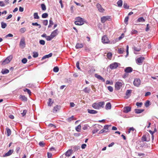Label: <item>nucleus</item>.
Here are the masks:
<instances>
[{
	"label": "nucleus",
	"instance_id": "16",
	"mask_svg": "<svg viewBox=\"0 0 158 158\" xmlns=\"http://www.w3.org/2000/svg\"><path fill=\"white\" fill-rule=\"evenodd\" d=\"M95 77L97 78L98 79L102 80L103 82L105 81V79L100 75H99L97 74H95Z\"/></svg>",
	"mask_w": 158,
	"mask_h": 158
},
{
	"label": "nucleus",
	"instance_id": "46",
	"mask_svg": "<svg viewBox=\"0 0 158 158\" xmlns=\"http://www.w3.org/2000/svg\"><path fill=\"white\" fill-rule=\"evenodd\" d=\"M24 92H27L29 95H30L31 94V91L28 89H26L24 90Z\"/></svg>",
	"mask_w": 158,
	"mask_h": 158
},
{
	"label": "nucleus",
	"instance_id": "41",
	"mask_svg": "<svg viewBox=\"0 0 158 158\" xmlns=\"http://www.w3.org/2000/svg\"><path fill=\"white\" fill-rule=\"evenodd\" d=\"M53 38L51 35L50 36H47L46 37V39L48 41L51 40Z\"/></svg>",
	"mask_w": 158,
	"mask_h": 158
},
{
	"label": "nucleus",
	"instance_id": "52",
	"mask_svg": "<svg viewBox=\"0 0 158 158\" xmlns=\"http://www.w3.org/2000/svg\"><path fill=\"white\" fill-rule=\"evenodd\" d=\"M27 62V60L26 58H24L22 60V62L23 64H26Z\"/></svg>",
	"mask_w": 158,
	"mask_h": 158
},
{
	"label": "nucleus",
	"instance_id": "15",
	"mask_svg": "<svg viewBox=\"0 0 158 158\" xmlns=\"http://www.w3.org/2000/svg\"><path fill=\"white\" fill-rule=\"evenodd\" d=\"M13 152V150H9L8 152L6 153L3 155V157H6L10 156L12 153Z\"/></svg>",
	"mask_w": 158,
	"mask_h": 158
},
{
	"label": "nucleus",
	"instance_id": "18",
	"mask_svg": "<svg viewBox=\"0 0 158 158\" xmlns=\"http://www.w3.org/2000/svg\"><path fill=\"white\" fill-rule=\"evenodd\" d=\"M52 54L51 53H49L48 55H46L44 56L42 58V60H43L46 58H49L50 57H51L52 56Z\"/></svg>",
	"mask_w": 158,
	"mask_h": 158
},
{
	"label": "nucleus",
	"instance_id": "45",
	"mask_svg": "<svg viewBox=\"0 0 158 158\" xmlns=\"http://www.w3.org/2000/svg\"><path fill=\"white\" fill-rule=\"evenodd\" d=\"M33 56L34 58L37 57L38 56V53L37 52H33Z\"/></svg>",
	"mask_w": 158,
	"mask_h": 158
},
{
	"label": "nucleus",
	"instance_id": "21",
	"mask_svg": "<svg viewBox=\"0 0 158 158\" xmlns=\"http://www.w3.org/2000/svg\"><path fill=\"white\" fill-rule=\"evenodd\" d=\"M88 112L91 114H95L98 113V111L96 110H88Z\"/></svg>",
	"mask_w": 158,
	"mask_h": 158
},
{
	"label": "nucleus",
	"instance_id": "17",
	"mask_svg": "<svg viewBox=\"0 0 158 158\" xmlns=\"http://www.w3.org/2000/svg\"><path fill=\"white\" fill-rule=\"evenodd\" d=\"M72 150H68L65 153V155L67 157L69 156L72 154Z\"/></svg>",
	"mask_w": 158,
	"mask_h": 158
},
{
	"label": "nucleus",
	"instance_id": "9",
	"mask_svg": "<svg viewBox=\"0 0 158 158\" xmlns=\"http://www.w3.org/2000/svg\"><path fill=\"white\" fill-rule=\"evenodd\" d=\"M144 60V58L143 57H140L137 59L136 60V63L138 64H142Z\"/></svg>",
	"mask_w": 158,
	"mask_h": 158
},
{
	"label": "nucleus",
	"instance_id": "10",
	"mask_svg": "<svg viewBox=\"0 0 158 158\" xmlns=\"http://www.w3.org/2000/svg\"><path fill=\"white\" fill-rule=\"evenodd\" d=\"M96 7L98 11L100 12H103L105 11V10L102 8L101 5L99 3H97V4Z\"/></svg>",
	"mask_w": 158,
	"mask_h": 158
},
{
	"label": "nucleus",
	"instance_id": "26",
	"mask_svg": "<svg viewBox=\"0 0 158 158\" xmlns=\"http://www.w3.org/2000/svg\"><path fill=\"white\" fill-rule=\"evenodd\" d=\"M6 131L7 134V136H10L11 134V130L8 127H6Z\"/></svg>",
	"mask_w": 158,
	"mask_h": 158
},
{
	"label": "nucleus",
	"instance_id": "31",
	"mask_svg": "<svg viewBox=\"0 0 158 158\" xmlns=\"http://www.w3.org/2000/svg\"><path fill=\"white\" fill-rule=\"evenodd\" d=\"M117 3L118 6L121 7L122 5L123 1L122 0H119Z\"/></svg>",
	"mask_w": 158,
	"mask_h": 158
},
{
	"label": "nucleus",
	"instance_id": "13",
	"mask_svg": "<svg viewBox=\"0 0 158 158\" xmlns=\"http://www.w3.org/2000/svg\"><path fill=\"white\" fill-rule=\"evenodd\" d=\"M132 90L131 89H128L126 92V96H125V98H127L131 96V93Z\"/></svg>",
	"mask_w": 158,
	"mask_h": 158
},
{
	"label": "nucleus",
	"instance_id": "49",
	"mask_svg": "<svg viewBox=\"0 0 158 158\" xmlns=\"http://www.w3.org/2000/svg\"><path fill=\"white\" fill-rule=\"evenodd\" d=\"M108 90L110 92H112L113 91V88L111 86H109L107 87Z\"/></svg>",
	"mask_w": 158,
	"mask_h": 158
},
{
	"label": "nucleus",
	"instance_id": "44",
	"mask_svg": "<svg viewBox=\"0 0 158 158\" xmlns=\"http://www.w3.org/2000/svg\"><path fill=\"white\" fill-rule=\"evenodd\" d=\"M123 6L124 8L127 9H129V7L127 3L125 2L124 3Z\"/></svg>",
	"mask_w": 158,
	"mask_h": 158
},
{
	"label": "nucleus",
	"instance_id": "32",
	"mask_svg": "<svg viewBox=\"0 0 158 158\" xmlns=\"http://www.w3.org/2000/svg\"><path fill=\"white\" fill-rule=\"evenodd\" d=\"M9 60L7 59H6L5 60H4L2 62V64L5 65L6 64H8L10 62V60Z\"/></svg>",
	"mask_w": 158,
	"mask_h": 158
},
{
	"label": "nucleus",
	"instance_id": "60",
	"mask_svg": "<svg viewBox=\"0 0 158 158\" xmlns=\"http://www.w3.org/2000/svg\"><path fill=\"white\" fill-rule=\"evenodd\" d=\"M27 112V110H24L22 113H21L23 116H25Z\"/></svg>",
	"mask_w": 158,
	"mask_h": 158
},
{
	"label": "nucleus",
	"instance_id": "36",
	"mask_svg": "<svg viewBox=\"0 0 158 158\" xmlns=\"http://www.w3.org/2000/svg\"><path fill=\"white\" fill-rule=\"evenodd\" d=\"M145 19L143 17H140L139 18L137 19V21L139 22H143L145 21Z\"/></svg>",
	"mask_w": 158,
	"mask_h": 158
},
{
	"label": "nucleus",
	"instance_id": "34",
	"mask_svg": "<svg viewBox=\"0 0 158 158\" xmlns=\"http://www.w3.org/2000/svg\"><path fill=\"white\" fill-rule=\"evenodd\" d=\"M124 51L123 48H118V52L119 54H123Z\"/></svg>",
	"mask_w": 158,
	"mask_h": 158
},
{
	"label": "nucleus",
	"instance_id": "37",
	"mask_svg": "<svg viewBox=\"0 0 158 158\" xmlns=\"http://www.w3.org/2000/svg\"><path fill=\"white\" fill-rule=\"evenodd\" d=\"M81 128V126L80 125H78L76 127V130L78 132L80 131Z\"/></svg>",
	"mask_w": 158,
	"mask_h": 158
},
{
	"label": "nucleus",
	"instance_id": "11",
	"mask_svg": "<svg viewBox=\"0 0 158 158\" xmlns=\"http://www.w3.org/2000/svg\"><path fill=\"white\" fill-rule=\"evenodd\" d=\"M131 108L130 106L125 107L123 108V112L126 113H128L131 110Z\"/></svg>",
	"mask_w": 158,
	"mask_h": 158
},
{
	"label": "nucleus",
	"instance_id": "29",
	"mask_svg": "<svg viewBox=\"0 0 158 158\" xmlns=\"http://www.w3.org/2000/svg\"><path fill=\"white\" fill-rule=\"evenodd\" d=\"M9 71L7 69H2L1 73L3 74H6L9 73Z\"/></svg>",
	"mask_w": 158,
	"mask_h": 158
},
{
	"label": "nucleus",
	"instance_id": "64",
	"mask_svg": "<svg viewBox=\"0 0 158 158\" xmlns=\"http://www.w3.org/2000/svg\"><path fill=\"white\" fill-rule=\"evenodd\" d=\"M48 158H51L52 157V154L51 153L48 152L47 153Z\"/></svg>",
	"mask_w": 158,
	"mask_h": 158
},
{
	"label": "nucleus",
	"instance_id": "19",
	"mask_svg": "<svg viewBox=\"0 0 158 158\" xmlns=\"http://www.w3.org/2000/svg\"><path fill=\"white\" fill-rule=\"evenodd\" d=\"M111 105L110 102L107 103L105 106L106 109L107 110H110L111 109Z\"/></svg>",
	"mask_w": 158,
	"mask_h": 158
},
{
	"label": "nucleus",
	"instance_id": "53",
	"mask_svg": "<svg viewBox=\"0 0 158 158\" xmlns=\"http://www.w3.org/2000/svg\"><path fill=\"white\" fill-rule=\"evenodd\" d=\"M43 23L44 25L46 26L48 24V21L47 20H44L43 21Z\"/></svg>",
	"mask_w": 158,
	"mask_h": 158
},
{
	"label": "nucleus",
	"instance_id": "5",
	"mask_svg": "<svg viewBox=\"0 0 158 158\" xmlns=\"http://www.w3.org/2000/svg\"><path fill=\"white\" fill-rule=\"evenodd\" d=\"M110 16H104L101 18V22L102 23H104L106 21L110 20Z\"/></svg>",
	"mask_w": 158,
	"mask_h": 158
},
{
	"label": "nucleus",
	"instance_id": "2",
	"mask_svg": "<svg viewBox=\"0 0 158 158\" xmlns=\"http://www.w3.org/2000/svg\"><path fill=\"white\" fill-rule=\"evenodd\" d=\"M105 103L104 102H101L98 103H94L92 104V107L96 109H98L101 107H103Z\"/></svg>",
	"mask_w": 158,
	"mask_h": 158
},
{
	"label": "nucleus",
	"instance_id": "24",
	"mask_svg": "<svg viewBox=\"0 0 158 158\" xmlns=\"http://www.w3.org/2000/svg\"><path fill=\"white\" fill-rule=\"evenodd\" d=\"M19 98L22 100L27 101V98L25 96L22 95H20L19 96Z\"/></svg>",
	"mask_w": 158,
	"mask_h": 158
},
{
	"label": "nucleus",
	"instance_id": "57",
	"mask_svg": "<svg viewBox=\"0 0 158 158\" xmlns=\"http://www.w3.org/2000/svg\"><path fill=\"white\" fill-rule=\"evenodd\" d=\"M40 43L42 45H44L45 44V41L43 40H41L40 41Z\"/></svg>",
	"mask_w": 158,
	"mask_h": 158
},
{
	"label": "nucleus",
	"instance_id": "4",
	"mask_svg": "<svg viewBox=\"0 0 158 158\" xmlns=\"http://www.w3.org/2000/svg\"><path fill=\"white\" fill-rule=\"evenodd\" d=\"M102 42L103 44H109L110 43V41L106 35H104L102 38Z\"/></svg>",
	"mask_w": 158,
	"mask_h": 158
},
{
	"label": "nucleus",
	"instance_id": "51",
	"mask_svg": "<svg viewBox=\"0 0 158 158\" xmlns=\"http://www.w3.org/2000/svg\"><path fill=\"white\" fill-rule=\"evenodd\" d=\"M143 103L142 102H136V105L139 107H141Z\"/></svg>",
	"mask_w": 158,
	"mask_h": 158
},
{
	"label": "nucleus",
	"instance_id": "58",
	"mask_svg": "<svg viewBox=\"0 0 158 158\" xmlns=\"http://www.w3.org/2000/svg\"><path fill=\"white\" fill-rule=\"evenodd\" d=\"M76 67L78 69H79V70L81 69V68H80V67H79V61H77V62Z\"/></svg>",
	"mask_w": 158,
	"mask_h": 158
},
{
	"label": "nucleus",
	"instance_id": "35",
	"mask_svg": "<svg viewBox=\"0 0 158 158\" xmlns=\"http://www.w3.org/2000/svg\"><path fill=\"white\" fill-rule=\"evenodd\" d=\"M1 27L3 29L5 28L7 26L6 24L3 22H1Z\"/></svg>",
	"mask_w": 158,
	"mask_h": 158
},
{
	"label": "nucleus",
	"instance_id": "30",
	"mask_svg": "<svg viewBox=\"0 0 158 158\" xmlns=\"http://www.w3.org/2000/svg\"><path fill=\"white\" fill-rule=\"evenodd\" d=\"M135 130V129L133 127H130L128 129V133L129 134L130 133H131H131H133V132Z\"/></svg>",
	"mask_w": 158,
	"mask_h": 158
},
{
	"label": "nucleus",
	"instance_id": "63",
	"mask_svg": "<svg viewBox=\"0 0 158 158\" xmlns=\"http://www.w3.org/2000/svg\"><path fill=\"white\" fill-rule=\"evenodd\" d=\"M52 101V99L51 98H49V101L48 102V105L49 106H51V104H52V103L51 104V103Z\"/></svg>",
	"mask_w": 158,
	"mask_h": 158
},
{
	"label": "nucleus",
	"instance_id": "7",
	"mask_svg": "<svg viewBox=\"0 0 158 158\" xmlns=\"http://www.w3.org/2000/svg\"><path fill=\"white\" fill-rule=\"evenodd\" d=\"M119 64L117 62H114L110 64V68L111 69H116L118 66Z\"/></svg>",
	"mask_w": 158,
	"mask_h": 158
},
{
	"label": "nucleus",
	"instance_id": "40",
	"mask_svg": "<svg viewBox=\"0 0 158 158\" xmlns=\"http://www.w3.org/2000/svg\"><path fill=\"white\" fill-rule=\"evenodd\" d=\"M150 102L149 101H147L145 103V106L147 107H148L150 105Z\"/></svg>",
	"mask_w": 158,
	"mask_h": 158
},
{
	"label": "nucleus",
	"instance_id": "61",
	"mask_svg": "<svg viewBox=\"0 0 158 158\" xmlns=\"http://www.w3.org/2000/svg\"><path fill=\"white\" fill-rule=\"evenodd\" d=\"M138 33V31H137L135 30H132L131 32V34H136Z\"/></svg>",
	"mask_w": 158,
	"mask_h": 158
},
{
	"label": "nucleus",
	"instance_id": "43",
	"mask_svg": "<svg viewBox=\"0 0 158 158\" xmlns=\"http://www.w3.org/2000/svg\"><path fill=\"white\" fill-rule=\"evenodd\" d=\"M32 24L33 26H39V28H40L41 27V25L40 24H38L37 23H32Z\"/></svg>",
	"mask_w": 158,
	"mask_h": 158
},
{
	"label": "nucleus",
	"instance_id": "27",
	"mask_svg": "<svg viewBox=\"0 0 158 158\" xmlns=\"http://www.w3.org/2000/svg\"><path fill=\"white\" fill-rule=\"evenodd\" d=\"M33 16L34 19H39L40 18V17L38 15V14L37 12L34 13Z\"/></svg>",
	"mask_w": 158,
	"mask_h": 158
},
{
	"label": "nucleus",
	"instance_id": "62",
	"mask_svg": "<svg viewBox=\"0 0 158 158\" xmlns=\"http://www.w3.org/2000/svg\"><path fill=\"white\" fill-rule=\"evenodd\" d=\"M129 19V17L127 16L124 19V22L125 23H127L128 21V20Z\"/></svg>",
	"mask_w": 158,
	"mask_h": 158
},
{
	"label": "nucleus",
	"instance_id": "56",
	"mask_svg": "<svg viewBox=\"0 0 158 158\" xmlns=\"http://www.w3.org/2000/svg\"><path fill=\"white\" fill-rule=\"evenodd\" d=\"M5 6V4L3 1H0V6L2 7Z\"/></svg>",
	"mask_w": 158,
	"mask_h": 158
},
{
	"label": "nucleus",
	"instance_id": "33",
	"mask_svg": "<svg viewBox=\"0 0 158 158\" xmlns=\"http://www.w3.org/2000/svg\"><path fill=\"white\" fill-rule=\"evenodd\" d=\"M107 56L109 59L111 60L112 57V54L110 52H108L107 53Z\"/></svg>",
	"mask_w": 158,
	"mask_h": 158
},
{
	"label": "nucleus",
	"instance_id": "54",
	"mask_svg": "<svg viewBox=\"0 0 158 158\" xmlns=\"http://www.w3.org/2000/svg\"><path fill=\"white\" fill-rule=\"evenodd\" d=\"M73 116H72L71 117L68 118L67 119V120L68 121V122H69L73 119Z\"/></svg>",
	"mask_w": 158,
	"mask_h": 158
},
{
	"label": "nucleus",
	"instance_id": "22",
	"mask_svg": "<svg viewBox=\"0 0 158 158\" xmlns=\"http://www.w3.org/2000/svg\"><path fill=\"white\" fill-rule=\"evenodd\" d=\"M60 106L57 105L55 106L54 107L53 109V112L54 113H56L57 112V110L59 109H60Z\"/></svg>",
	"mask_w": 158,
	"mask_h": 158
},
{
	"label": "nucleus",
	"instance_id": "3",
	"mask_svg": "<svg viewBox=\"0 0 158 158\" xmlns=\"http://www.w3.org/2000/svg\"><path fill=\"white\" fill-rule=\"evenodd\" d=\"M124 83L123 82L117 81L115 84V88L116 90H119L122 87Z\"/></svg>",
	"mask_w": 158,
	"mask_h": 158
},
{
	"label": "nucleus",
	"instance_id": "28",
	"mask_svg": "<svg viewBox=\"0 0 158 158\" xmlns=\"http://www.w3.org/2000/svg\"><path fill=\"white\" fill-rule=\"evenodd\" d=\"M53 24V23L52 21V18H51L49 20V24L48 26V27H51Z\"/></svg>",
	"mask_w": 158,
	"mask_h": 158
},
{
	"label": "nucleus",
	"instance_id": "8",
	"mask_svg": "<svg viewBox=\"0 0 158 158\" xmlns=\"http://www.w3.org/2000/svg\"><path fill=\"white\" fill-rule=\"evenodd\" d=\"M134 85L136 87H139L141 84V81L139 78H136L134 79L133 82Z\"/></svg>",
	"mask_w": 158,
	"mask_h": 158
},
{
	"label": "nucleus",
	"instance_id": "1",
	"mask_svg": "<svg viewBox=\"0 0 158 158\" xmlns=\"http://www.w3.org/2000/svg\"><path fill=\"white\" fill-rule=\"evenodd\" d=\"M75 20L74 23L76 25H81L84 23V19L81 17H77L75 18Z\"/></svg>",
	"mask_w": 158,
	"mask_h": 158
},
{
	"label": "nucleus",
	"instance_id": "12",
	"mask_svg": "<svg viewBox=\"0 0 158 158\" xmlns=\"http://www.w3.org/2000/svg\"><path fill=\"white\" fill-rule=\"evenodd\" d=\"M133 71V69L131 67H127L125 68L124 71L126 73H129Z\"/></svg>",
	"mask_w": 158,
	"mask_h": 158
},
{
	"label": "nucleus",
	"instance_id": "14",
	"mask_svg": "<svg viewBox=\"0 0 158 158\" xmlns=\"http://www.w3.org/2000/svg\"><path fill=\"white\" fill-rule=\"evenodd\" d=\"M58 30L57 29H56L54 30L52 32L51 35V36L53 38L55 37L58 34Z\"/></svg>",
	"mask_w": 158,
	"mask_h": 158
},
{
	"label": "nucleus",
	"instance_id": "6",
	"mask_svg": "<svg viewBox=\"0 0 158 158\" xmlns=\"http://www.w3.org/2000/svg\"><path fill=\"white\" fill-rule=\"evenodd\" d=\"M25 39L24 38H21L19 43V47L21 48H23L25 47Z\"/></svg>",
	"mask_w": 158,
	"mask_h": 158
},
{
	"label": "nucleus",
	"instance_id": "55",
	"mask_svg": "<svg viewBox=\"0 0 158 158\" xmlns=\"http://www.w3.org/2000/svg\"><path fill=\"white\" fill-rule=\"evenodd\" d=\"M134 50L137 52H139L140 50V48H137V47H134Z\"/></svg>",
	"mask_w": 158,
	"mask_h": 158
},
{
	"label": "nucleus",
	"instance_id": "23",
	"mask_svg": "<svg viewBox=\"0 0 158 158\" xmlns=\"http://www.w3.org/2000/svg\"><path fill=\"white\" fill-rule=\"evenodd\" d=\"M144 111V110L141 109H135V112L137 114L140 113Z\"/></svg>",
	"mask_w": 158,
	"mask_h": 158
},
{
	"label": "nucleus",
	"instance_id": "59",
	"mask_svg": "<svg viewBox=\"0 0 158 158\" xmlns=\"http://www.w3.org/2000/svg\"><path fill=\"white\" fill-rule=\"evenodd\" d=\"M39 145L41 147H44L45 145V144L43 142H40L39 143Z\"/></svg>",
	"mask_w": 158,
	"mask_h": 158
},
{
	"label": "nucleus",
	"instance_id": "50",
	"mask_svg": "<svg viewBox=\"0 0 158 158\" xmlns=\"http://www.w3.org/2000/svg\"><path fill=\"white\" fill-rule=\"evenodd\" d=\"M141 140L143 141H147L146 136L144 135H143L142 138Z\"/></svg>",
	"mask_w": 158,
	"mask_h": 158
},
{
	"label": "nucleus",
	"instance_id": "47",
	"mask_svg": "<svg viewBox=\"0 0 158 158\" xmlns=\"http://www.w3.org/2000/svg\"><path fill=\"white\" fill-rule=\"evenodd\" d=\"M108 126L105 125L104 127V129L106 130L105 132H108Z\"/></svg>",
	"mask_w": 158,
	"mask_h": 158
},
{
	"label": "nucleus",
	"instance_id": "39",
	"mask_svg": "<svg viewBox=\"0 0 158 158\" xmlns=\"http://www.w3.org/2000/svg\"><path fill=\"white\" fill-rule=\"evenodd\" d=\"M53 70L54 72H57L59 70V68L57 66H56L53 68Z\"/></svg>",
	"mask_w": 158,
	"mask_h": 158
},
{
	"label": "nucleus",
	"instance_id": "48",
	"mask_svg": "<svg viewBox=\"0 0 158 158\" xmlns=\"http://www.w3.org/2000/svg\"><path fill=\"white\" fill-rule=\"evenodd\" d=\"M41 7L42 10H46L45 5L44 4H41Z\"/></svg>",
	"mask_w": 158,
	"mask_h": 158
},
{
	"label": "nucleus",
	"instance_id": "38",
	"mask_svg": "<svg viewBox=\"0 0 158 158\" xmlns=\"http://www.w3.org/2000/svg\"><path fill=\"white\" fill-rule=\"evenodd\" d=\"M26 31V29L25 27L22 28L19 30L20 32L22 33H24Z\"/></svg>",
	"mask_w": 158,
	"mask_h": 158
},
{
	"label": "nucleus",
	"instance_id": "42",
	"mask_svg": "<svg viewBox=\"0 0 158 158\" xmlns=\"http://www.w3.org/2000/svg\"><path fill=\"white\" fill-rule=\"evenodd\" d=\"M48 15L47 13H44L42 15V17L43 18H45L48 17Z\"/></svg>",
	"mask_w": 158,
	"mask_h": 158
},
{
	"label": "nucleus",
	"instance_id": "20",
	"mask_svg": "<svg viewBox=\"0 0 158 158\" xmlns=\"http://www.w3.org/2000/svg\"><path fill=\"white\" fill-rule=\"evenodd\" d=\"M83 47V45L82 44L77 43L76 45V48L77 49L81 48Z\"/></svg>",
	"mask_w": 158,
	"mask_h": 158
},
{
	"label": "nucleus",
	"instance_id": "25",
	"mask_svg": "<svg viewBox=\"0 0 158 158\" xmlns=\"http://www.w3.org/2000/svg\"><path fill=\"white\" fill-rule=\"evenodd\" d=\"M90 89L88 87L85 88L83 91L86 93H89L90 91Z\"/></svg>",
	"mask_w": 158,
	"mask_h": 158
}]
</instances>
